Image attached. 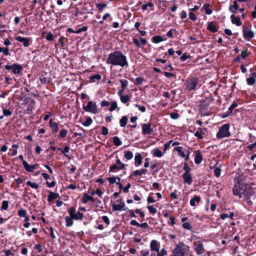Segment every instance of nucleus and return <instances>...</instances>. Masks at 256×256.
Returning <instances> with one entry per match:
<instances>
[{"label": "nucleus", "mask_w": 256, "mask_h": 256, "mask_svg": "<svg viewBox=\"0 0 256 256\" xmlns=\"http://www.w3.org/2000/svg\"><path fill=\"white\" fill-rule=\"evenodd\" d=\"M234 185L232 188L233 194L242 198V196H252L254 192L252 188L244 183L242 178L234 179Z\"/></svg>", "instance_id": "obj_1"}, {"label": "nucleus", "mask_w": 256, "mask_h": 256, "mask_svg": "<svg viewBox=\"0 0 256 256\" xmlns=\"http://www.w3.org/2000/svg\"><path fill=\"white\" fill-rule=\"evenodd\" d=\"M106 63L122 68L128 66L126 56L120 50H116L110 54L106 58Z\"/></svg>", "instance_id": "obj_2"}, {"label": "nucleus", "mask_w": 256, "mask_h": 256, "mask_svg": "<svg viewBox=\"0 0 256 256\" xmlns=\"http://www.w3.org/2000/svg\"><path fill=\"white\" fill-rule=\"evenodd\" d=\"M189 246L182 242H180L172 250L174 256H184L189 250Z\"/></svg>", "instance_id": "obj_3"}, {"label": "nucleus", "mask_w": 256, "mask_h": 256, "mask_svg": "<svg viewBox=\"0 0 256 256\" xmlns=\"http://www.w3.org/2000/svg\"><path fill=\"white\" fill-rule=\"evenodd\" d=\"M230 128V126L228 124L222 125L216 134V137L218 138L229 137L230 136V132L229 131Z\"/></svg>", "instance_id": "obj_4"}, {"label": "nucleus", "mask_w": 256, "mask_h": 256, "mask_svg": "<svg viewBox=\"0 0 256 256\" xmlns=\"http://www.w3.org/2000/svg\"><path fill=\"white\" fill-rule=\"evenodd\" d=\"M200 82L198 78H188L186 81L185 85L186 89L189 91L194 90L196 88Z\"/></svg>", "instance_id": "obj_5"}, {"label": "nucleus", "mask_w": 256, "mask_h": 256, "mask_svg": "<svg viewBox=\"0 0 256 256\" xmlns=\"http://www.w3.org/2000/svg\"><path fill=\"white\" fill-rule=\"evenodd\" d=\"M68 214L72 218L76 220H82L84 218V214L80 211L76 212V209L74 206H71L68 210Z\"/></svg>", "instance_id": "obj_6"}, {"label": "nucleus", "mask_w": 256, "mask_h": 256, "mask_svg": "<svg viewBox=\"0 0 256 256\" xmlns=\"http://www.w3.org/2000/svg\"><path fill=\"white\" fill-rule=\"evenodd\" d=\"M22 66L18 64L14 63L12 65L6 64L5 66V69L10 71L12 70L14 74H19L22 70Z\"/></svg>", "instance_id": "obj_7"}, {"label": "nucleus", "mask_w": 256, "mask_h": 256, "mask_svg": "<svg viewBox=\"0 0 256 256\" xmlns=\"http://www.w3.org/2000/svg\"><path fill=\"white\" fill-rule=\"evenodd\" d=\"M126 169L125 164L122 163L119 158L116 160V164L110 166L109 173L111 172H116L118 170Z\"/></svg>", "instance_id": "obj_8"}, {"label": "nucleus", "mask_w": 256, "mask_h": 256, "mask_svg": "<svg viewBox=\"0 0 256 256\" xmlns=\"http://www.w3.org/2000/svg\"><path fill=\"white\" fill-rule=\"evenodd\" d=\"M82 108L86 112L92 114H96L98 112L96 104L92 101H88L86 106L83 105Z\"/></svg>", "instance_id": "obj_9"}, {"label": "nucleus", "mask_w": 256, "mask_h": 256, "mask_svg": "<svg viewBox=\"0 0 256 256\" xmlns=\"http://www.w3.org/2000/svg\"><path fill=\"white\" fill-rule=\"evenodd\" d=\"M242 35L244 38L250 41L254 36V32L247 26H242Z\"/></svg>", "instance_id": "obj_10"}, {"label": "nucleus", "mask_w": 256, "mask_h": 256, "mask_svg": "<svg viewBox=\"0 0 256 256\" xmlns=\"http://www.w3.org/2000/svg\"><path fill=\"white\" fill-rule=\"evenodd\" d=\"M142 126V134H152L153 130L152 128V124L150 122L143 124Z\"/></svg>", "instance_id": "obj_11"}, {"label": "nucleus", "mask_w": 256, "mask_h": 256, "mask_svg": "<svg viewBox=\"0 0 256 256\" xmlns=\"http://www.w3.org/2000/svg\"><path fill=\"white\" fill-rule=\"evenodd\" d=\"M150 249L152 252H158L160 248V244L156 240H153L150 243Z\"/></svg>", "instance_id": "obj_12"}, {"label": "nucleus", "mask_w": 256, "mask_h": 256, "mask_svg": "<svg viewBox=\"0 0 256 256\" xmlns=\"http://www.w3.org/2000/svg\"><path fill=\"white\" fill-rule=\"evenodd\" d=\"M194 250L198 255L202 254L205 250L204 248L202 243L200 241H198L194 243Z\"/></svg>", "instance_id": "obj_13"}, {"label": "nucleus", "mask_w": 256, "mask_h": 256, "mask_svg": "<svg viewBox=\"0 0 256 256\" xmlns=\"http://www.w3.org/2000/svg\"><path fill=\"white\" fill-rule=\"evenodd\" d=\"M206 132L207 128H198L194 135L199 139H202L204 138V136L206 134Z\"/></svg>", "instance_id": "obj_14"}, {"label": "nucleus", "mask_w": 256, "mask_h": 256, "mask_svg": "<svg viewBox=\"0 0 256 256\" xmlns=\"http://www.w3.org/2000/svg\"><path fill=\"white\" fill-rule=\"evenodd\" d=\"M22 164L24 166V168L26 170V171L28 172H33L34 170L36 169L37 166H38V164H34L33 165L30 166L28 162L26 161L23 160H22Z\"/></svg>", "instance_id": "obj_15"}, {"label": "nucleus", "mask_w": 256, "mask_h": 256, "mask_svg": "<svg viewBox=\"0 0 256 256\" xmlns=\"http://www.w3.org/2000/svg\"><path fill=\"white\" fill-rule=\"evenodd\" d=\"M183 182L188 185H191L192 183V178L190 174H183L182 175Z\"/></svg>", "instance_id": "obj_16"}, {"label": "nucleus", "mask_w": 256, "mask_h": 256, "mask_svg": "<svg viewBox=\"0 0 256 256\" xmlns=\"http://www.w3.org/2000/svg\"><path fill=\"white\" fill-rule=\"evenodd\" d=\"M16 40L20 42H22L23 45L25 47H28L30 46V38H28L18 36L16 38Z\"/></svg>", "instance_id": "obj_17"}, {"label": "nucleus", "mask_w": 256, "mask_h": 256, "mask_svg": "<svg viewBox=\"0 0 256 256\" xmlns=\"http://www.w3.org/2000/svg\"><path fill=\"white\" fill-rule=\"evenodd\" d=\"M125 204L122 202V204H116L114 203L112 204V208L113 211H122L126 210V208H124Z\"/></svg>", "instance_id": "obj_18"}, {"label": "nucleus", "mask_w": 256, "mask_h": 256, "mask_svg": "<svg viewBox=\"0 0 256 256\" xmlns=\"http://www.w3.org/2000/svg\"><path fill=\"white\" fill-rule=\"evenodd\" d=\"M95 198L92 196L88 195L87 194L84 193L81 198V200L82 203L86 204L88 201H90L92 202H95Z\"/></svg>", "instance_id": "obj_19"}, {"label": "nucleus", "mask_w": 256, "mask_h": 256, "mask_svg": "<svg viewBox=\"0 0 256 256\" xmlns=\"http://www.w3.org/2000/svg\"><path fill=\"white\" fill-rule=\"evenodd\" d=\"M238 106V104L235 101H234L232 104L228 108V111L225 114H223L222 116V118H225L228 116L230 114H232V112L233 110Z\"/></svg>", "instance_id": "obj_20"}, {"label": "nucleus", "mask_w": 256, "mask_h": 256, "mask_svg": "<svg viewBox=\"0 0 256 256\" xmlns=\"http://www.w3.org/2000/svg\"><path fill=\"white\" fill-rule=\"evenodd\" d=\"M202 156L200 150H196V154L194 156V162L196 164H198L202 162Z\"/></svg>", "instance_id": "obj_21"}, {"label": "nucleus", "mask_w": 256, "mask_h": 256, "mask_svg": "<svg viewBox=\"0 0 256 256\" xmlns=\"http://www.w3.org/2000/svg\"><path fill=\"white\" fill-rule=\"evenodd\" d=\"M232 19V22L233 24H236V26H240L242 24V22L240 20L239 16H236L235 15L232 14L230 16Z\"/></svg>", "instance_id": "obj_22"}, {"label": "nucleus", "mask_w": 256, "mask_h": 256, "mask_svg": "<svg viewBox=\"0 0 256 256\" xmlns=\"http://www.w3.org/2000/svg\"><path fill=\"white\" fill-rule=\"evenodd\" d=\"M60 197L58 193H55L52 191L49 192V194L48 197V202H52L53 200Z\"/></svg>", "instance_id": "obj_23"}, {"label": "nucleus", "mask_w": 256, "mask_h": 256, "mask_svg": "<svg viewBox=\"0 0 256 256\" xmlns=\"http://www.w3.org/2000/svg\"><path fill=\"white\" fill-rule=\"evenodd\" d=\"M50 126L52 130L53 133H56L58 130V124L56 122H52V119H50L49 122Z\"/></svg>", "instance_id": "obj_24"}, {"label": "nucleus", "mask_w": 256, "mask_h": 256, "mask_svg": "<svg viewBox=\"0 0 256 256\" xmlns=\"http://www.w3.org/2000/svg\"><path fill=\"white\" fill-rule=\"evenodd\" d=\"M210 104L209 102H207L205 100H203L200 102V103L198 105V108L200 110L201 112H203L207 110L208 106Z\"/></svg>", "instance_id": "obj_25"}, {"label": "nucleus", "mask_w": 256, "mask_h": 256, "mask_svg": "<svg viewBox=\"0 0 256 256\" xmlns=\"http://www.w3.org/2000/svg\"><path fill=\"white\" fill-rule=\"evenodd\" d=\"M201 198L199 196H194V198L190 200V205L192 206H196V202L198 204Z\"/></svg>", "instance_id": "obj_26"}, {"label": "nucleus", "mask_w": 256, "mask_h": 256, "mask_svg": "<svg viewBox=\"0 0 256 256\" xmlns=\"http://www.w3.org/2000/svg\"><path fill=\"white\" fill-rule=\"evenodd\" d=\"M135 166H138L140 165L142 163V156L140 154L136 153L135 156Z\"/></svg>", "instance_id": "obj_27"}, {"label": "nucleus", "mask_w": 256, "mask_h": 256, "mask_svg": "<svg viewBox=\"0 0 256 256\" xmlns=\"http://www.w3.org/2000/svg\"><path fill=\"white\" fill-rule=\"evenodd\" d=\"M207 29L212 32H218V28L214 24V22H212L208 23L207 26Z\"/></svg>", "instance_id": "obj_28"}, {"label": "nucleus", "mask_w": 256, "mask_h": 256, "mask_svg": "<svg viewBox=\"0 0 256 256\" xmlns=\"http://www.w3.org/2000/svg\"><path fill=\"white\" fill-rule=\"evenodd\" d=\"M152 156L154 157L161 158L163 154L161 150L158 148H154L152 151Z\"/></svg>", "instance_id": "obj_29"}, {"label": "nucleus", "mask_w": 256, "mask_h": 256, "mask_svg": "<svg viewBox=\"0 0 256 256\" xmlns=\"http://www.w3.org/2000/svg\"><path fill=\"white\" fill-rule=\"evenodd\" d=\"M251 54V52L248 51L247 48H245L244 50H242L240 56L244 60L247 57L249 56Z\"/></svg>", "instance_id": "obj_30"}, {"label": "nucleus", "mask_w": 256, "mask_h": 256, "mask_svg": "<svg viewBox=\"0 0 256 256\" xmlns=\"http://www.w3.org/2000/svg\"><path fill=\"white\" fill-rule=\"evenodd\" d=\"M73 218L70 216H67L65 218L66 227H70L74 224Z\"/></svg>", "instance_id": "obj_31"}, {"label": "nucleus", "mask_w": 256, "mask_h": 256, "mask_svg": "<svg viewBox=\"0 0 256 256\" xmlns=\"http://www.w3.org/2000/svg\"><path fill=\"white\" fill-rule=\"evenodd\" d=\"M101 78H102L101 75L98 74H96L93 75V76H91L90 77V81L91 82H94L96 80H101Z\"/></svg>", "instance_id": "obj_32"}, {"label": "nucleus", "mask_w": 256, "mask_h": 256, "mask_svg": "<svg viewBox=\"0 0 256 256\" xmlns=\"http://www.w3.org/2000/svg\"><path fill=\"white\" fill-rule=\"evenodd\" d=\"M166 40V38L164 39H163L162 36H156L152 37V42L158 44L161 42H162L164 40Z\"/></svg>", "instance_id": "obj_33"}, {"label": "nucleus", "mask_w": 256, "mask_h": 256, "mask_svg": "<svg viewBox=\"0 0 256 256\" xmlns=\"http://www.w3.org/2000/svg\"><path fill=\"white\" fill-rule=\"evenodd\" d=\"M160 165V162H156L150 166V168L152 170H154L152 174H154L157 173L159 171V169L158 168H156V167Z\"/></svg>", "instance_id": "obj_34"}, {"label": "nucleus", "mask_w": 256, "mask_h": 256, "mask_svg": "<svg viewBox=\"0 0 256 256\" xmlns=\"http://www.w3.org/2000/svg\"><path fill=\"white\" fill-rule=\"evenodd\" d=\"M128 118L126 116H122L120 120V127L124 128L126 126L128 122Z\"/></svg>", "instance_id": "obj_35"}, {"label": "nucleus", "mask_w": 256, "mask_h": 256, "mask_svg": "<svg viewBox=\"0 0 256 256\" xmlns=\"http://www.w3.org/2000/svg\"><path fill=\"white\" fill-rule=\"evenodd\" d=\"M40 81L42 84H47L49 83L50 79L49 78L45 76L44 75L42 74L40 76Z\"/></svg>", "instance_id": "obj_36"}, {"label": "nucleus", "mask_w": 256, "mask_h": 256, "mask_svg": "<svg viewBox=\"0 0 256 256\" xmlns=\"http://www.w3.org/2000/svg\"><path fill=\"white\" fill-rule=\"evenodd\" d=\"M58 150H60L62 153H63L66 157L68 158H70L69 156L67 154H66L69 152L70 150V147L68 146H66L64 148V150H62L60 148H58Z\"/></svg>", "instance_id": "obj_37"}, {"label": "nucleus", "mask_w": 256, "mask_h": 256, "mask_svg": "<svg viewBox=\"0 0 256 256\" xmlns=\"http://www.w3.org/2000/svg\"><path fill=\"white\" fill-rule=\"evenodd\" d=\"M124 158H125L126 160H130L133 158V154L131 151L124 150Z\"/></svg>", "instance_id": "obj_38"}, {"label": "nucleus", "mask_w": 256, "mask_h": 256, "mask_svg": "<svg viewBox=\"0 0 256 256\" xmlns=\"http://www.w3.org/2000/svg\"><path fill=\"white\" fill-rule=\"evenodd\" d=\"M107 180L110 184H116V180H118V182L120 180V178L118 176L109 177L107 178Z\"/></svg>", "instance_id": "obj_39"}, {"label": "nucleus", "mask_w": 256, "mask_h": 256, "mask_svg": "<svg viewBox=\"0 0 256 256\" xmlns=\"http://www.w3.org/2000/svg\"><path fill=\"white\" fill-rule=\"evenodd\" d=\"M120 100L122 103L126 104L130 100V96L128 94L122 96Z\"/></svg>", "instance_id": "obj_40"}, {"label": "nucleus", "mask_w": 256, "mask_h": 256, "mask_svg": "<svg viewBox=\"0 0 256 256\" xmlns=\"http://www.w3.org/2000/svg\"><path fill=\"white\" fill-rule=\"evenodd\" d=\"M174 150L176 151L179 156L182 158H184L185 156V154L184 152L182 150V146H178L174 148Z\"/></svg>", "instance_id": "obj_41"}, {"label": "nucleus", "mask_w": 256, "mask_h": 256, "mask_svg": "<svg viewBox=\"0 0 256 256\" xmlns=\"http://www.w3.org/2000/svg\"><path fill=\"white\" fill-rule=\"evenodd\" d=\"M113 142L114 144L116 146H120V145H122V141L120 140V138L118 137V136H114L113 138Z\"/></svg>", "instance_id": "obj_42"}, {"label": "nucleus", "mask_w": 256, "mask_h": 256, "mask_svg": "<svg viewBox=\"0 0 256 256\" xmlns=\"http://www.w3.org/2000/svg\"><path fill=\"white\" fill-rule=\"evenodd\" d=\"M106 6V4L104 3H98L96 4V8H98L99 12H102Z\"/></svg>", "instance_id": "obj_43"}, {"label": "nucleus", "mask_w": 256, "mask_h": 256, "mask_svg": "<svg viewBox=\"0 0 256 256\" xmlns=\"http://www.w3.org/2000/svg\"><path fill=\"white\" fill-rule=\"evenodd\" d=\"M92 122V118L88 116L87 117L86 120L82 123V124L84 126H90Z\"/></svg>", "instance_id": "obj_44"}, {"label": "nucleus", "mask_w": 256, "mask_h": 256, "mask_svg": "<svg viewBox=\"0 0 256 256\" xmlns=\"http://www.w3.org/2000/svg\"><path fill=\"white\" fill-rule=\"evenodd\" d=\"M66 42H68V38H65L64 36H60L58 40V43L62 47H64L65 46Z\"/></svg>", "instance_id": "obj_45"}, {"label": "nucleus", "mask_w": 256, "mask_h": 256, "mask_svg": "<svg viewBox=\"0 0 256 256\" xmlns=\"http://www.w3.org/2000/svg\"><path fill=\"white\" fill-rule=\"evenodd\" d=\"M184 166L183 168L184 170V174H190V171L192 170L191 168L188 166V164L186 162H184Z\"/></svg>", "instance_id": "obj_46"}, {"label": "nucleus", "mask_w": 256, "mask_h": 256, "mask_svg": "<svg viewBox=\"0 0 256 256\" xmlns=\"http://www.w3.org/2000/svg\"><path fill=\"white\" fill-rule=\"evenodd\" d=\"M18 214L20 218H24L26 215V211L24 209L21 208L18 210Z\"/></svg>", "instance_id": "obj_47"}, {"label": "nucleus", "mask_w": 256, "mask_h": 256, "mask_svg": "<svg viewBox=\"0 0 256 256\" xmlns=\"http://www.w3.org/2000/svg\"><path fill=\"white\" fill-rule=\"evenodd\" d=\"M246 82L248 84L252 86L256 84V79L253 77H250L246 78Z\"/></svg>", "instance_id": "obj_48"}, {"label": "nucleus", "mask_w": 256, "mask_h": 256, "mask_svg": "<svg viewBox=\"0 0 256 256\" xmlns=\"http://www.w3.org/2000/svg\"><path fill=\"white\" fill-rule=\"evenodd\" d=\"M120 82L121 83V88L125 90V88L128 86V81L124 79H122L120 80Z\"/></svg>", "instance_id": "obj_49"}, {"label": "nucleus", "mask_w": 256, "mask_h": 256, "mask_svg": "<svg viewBox=\"0 0 256 256\" xmlns=\"http://www.w3.org/2000/svg\"><path fill=\"white\" fill-rule=\"evenodd\" d=\"M118 104L117 102L115 101H111L110 102V108L109 110L110 112L114 111L117 108Z\"/></svg>", "instance_id": "obj_50"}, {"label": "nucleus", "mask_w": 256, "mask_h": 256, "mask_svg": "<svg viewBox=\"0 0 256 256\" xmlns=\"http://www.w3.org/2000/svg\"><path fill=\"white\" fill-rule=\"evenodd\" d=\"M26 184L32 188L37 189L38 185L36 182H32L30 180L27 182Z\"/></svg>", "instance_id": "obj_51"}, {"label": "nucleus", "mask_w": 256, "mask_h": 256, "mask_svg": "<svg viewBox=\"0 0 256 256\" xmlns=\"http://www.w3.org/2000/svg\"><path fill=\"white\" fill-rule=\"evenodd\" d=\"M147 208L150 212L152 214H156L157 212L156 209L154 208L153 206H148Z\"/></svg>", "instance_id": "obj_52"}, {"label": "nucleus", "mask_w": 256, "mask_h": 256, "mask_svg": "<svg viewBox=\"0 0 256 256\" xmlns=\"http://www.w3.org/2000/svg\"><path fill=\"white\" fill-rule=\"evenodd\" d=\"M182 227L186 230H191L192 229V226L190 222H186L183 223Z\"/></svg>", "instance_id": "obj_53"}, {"label": "nucleus", "mask_w": 256, "mask_h": 256, "mask_svg": "<svg viewBox=\"0 0 256 256\" xmlns=\"http://www.w3.org/2000/svg\"><path fill=\"white\" fill-rule=\"evenodd\" d=\"M214 173L216 177H220L221 174V169L218 167L216 168L214 170Z\"/></svg>", "instance_id": "obj_54"}, {"label": "nucleus", "mask_w": 256, "mask_h": 256, "mask_svg": "<svg viewBox=\"0 0 256 256\" xmlns=\"http://www.w3.org/2000/svg\"><path fill=\"white\" fill-rule=\"evenodd\" d=\"M8 206V202L7 200H4L2 202V205L1 207L2 210H7Z\"/></svg>", "instance_id": "obj_55"}, {"label": "nucleus", "mask_w": 256, "mask_h": 256, "mask_svg": "<svg viewBox=\"0 0 256 256\" xmlns=\"http://www.w3.org/2000/svg\"><path fill=\"white\" fill-rule=\"evenodd\" d=\"M68 130L65 129L62 130L60 132L59 137L64 138L66 136Z\"/></svg>", "instance_id": "obj_56"}, {"label": "nucleus", "mask_w": 256, "mask_h": 256, "mask_svg": "<svg viewBox=\"0 0 256 256\" xmlns=\"http://www.w3.org/2000/svg\"><path fill=\"white\" fill-rule=\"evenodd\" d=\"M167 254V251L166 249L162 248L158 252H156L157 256H164Z\"/></svg>", "instance_id": "obj_57"}, {"label": "nucleus", "mask_w": 256, "mask_h": 256, "mask_svg": "<svg viewBox=\"0 0 256 256\" xmlns=\"http://www.w3.org/2000/svg\"><path fill=\"white\" fill-rule=\"evenodd\" d=\"M88 26H82V28H80L78 29L77 30H76L75 34H80V32H82L86 31L88 30Z\"/></svg>", "instance_id": "obj_58"}, {"label": "nucleus", "mask_w": 256, "mask_h": 256, "mask_svg": "<svg viewBox=\"0 0 256 256\" xmlns=\"http://www.w3.org/2000/svg\"><path fill=\"white\" fill-rule=\"evenodd\" d=\"M189 18L191 20H192L195 22L198 19V18L194 14L190 12L188 14Z\"/></svg>", "instance_id": "obj_59"}, {"label": "nucleus", "mask_w": 256, "mask_h": 256, "mask_svg": "<svg viewBox=\"0 0 256 256\" xmlns=\"http://www.w3.org/2000/svg\"><path fill=\"white\" fill-rule=\"evenodd\" d=\"M144 80V79L142 77H138L136 78V82H134L136 85L141 84L142 82Z\"/></svg>", "instance_id": "obj_60"}, {"label": "nucleus", "mask_w": 256, "mask_h": 256, "mask_svg": "<svg viewBox=\"0 0 256 256\" xmlns=\"http://www.w3.org/2000/svg\"><path fill=\"white\" fill-rule=\"evenodd\" d=\"M171 118L173 120H176L180 117V114L176 112H172L170 114Z\"/></svg>", "instance_id": "obj_61"}, {"label": "nucleus", "mask_w": 256, "mask_h": 256, "mask_svg": "<svg viewBox=\"0 0 256 256\" xmlns=\"http://www.w3.org/2000/svg\"><path fill=\"white\" fill-rule=\"evenodd\" d=\"M46 39L48 41H52L54 40V35L50 32L48 33L45 37Z\"/></svg>", "instance_id": "obj_62"}, {"label": "nucleus", "mask_w": 256, "mask_h": 256, "mask_svg": "<svg viewBox=\"0 0 256 256\" xmlns=\"http://www.w3.org/2000/svg\"><path fill=\"white\" fill-rule=\"evenodd\" d=\"M190 58V55H187L186 53H184L182 54V56L180 58V60L182 62L186 61L187 59Z\"/></svg>", "instance_id": "obj_63"}, {"label": "nucleus", "mask_w": 256, "mask_h": 256, "mask_svg": "<svg viewBox=\"0 0 256 256\" xmlns=\"http://www.w3.org/2000/svg\"><path fill=\"white\" fill-rule=\"evenodd\" d=\"M3 114L4 116H10L12 114V112L10 110L4 108L3 109Z\"/></svg>", "instance_id": "obj_64"}]
</instances>
